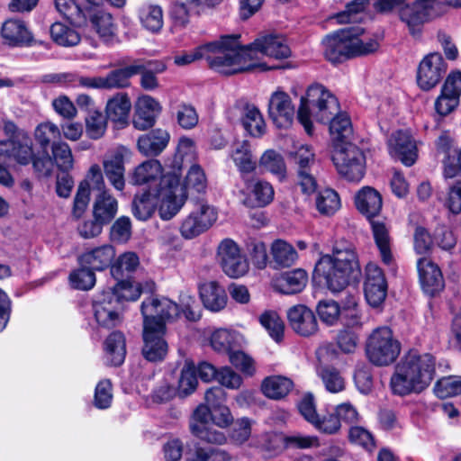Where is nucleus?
Masks as SVG:
<instances>
[{"instance_id": "obj_1", "label": "nucleus", "mask_w": 461, "mask_h": 461, "mask_svg": "<svg viewBox=\"0 0 461 461\" xmlns=\"http://www.w3.org/2000/svg\"><path fill=\"white\" fill-rule=\"evenodd\" d=\"M185 203V194L179 187V176L168 173L155 186L134 196L132 214L140 221L149 220L158 209L164 221L171 220Z\"/></svg>"}, {"instance_id": "obj_2", "label": "nucleus", "mask_w": 461, "mask_h": 461, "mask_svg": "<svg viewBox=\"0 0 461 461\" xmlns=\"http://www.w3.org/2000/svg\"><path fill=\"white\" fill-rule=\"evenodd\" d=\"M360 271L354 246L348 241L334 244L331 254L323 255L316 263L313 280L323 284L332 293H339L350 278Z\"/></svg>"}, {"instance_id": "obj_3", "label": "nucleus", "mask_w": 461, "mask_h": 461, "mask_svg": "<svg viewBox=\"0 0 461 461\" xmlns=\"http://www.w3.org/2000/svg\"><path fill=\"white\" fill-rule=\"evenodd\" d=\"M435 365L432 355L409 351L396 365L391 377L390 384L393 393L406 395L427 388L434 378Z\"/></svg>"}, {"instance_id": "obj_4", "label": "nucleus", "mask_w": 461, "mask_h": 461, "mask_svg": "<svg viewBox=\"0 0 461 461\" xmlns=\"http://www.w3.org/2000/svg\"><path fill=\"white\" fill-rule=\"evenodd\" d=\"M203 59L215 71L232 75L252 68L250 52L240 43V35H222L218 40L202 45Z\"/></svg>"}, {"instance_id": "obj_5", "label": "nucleus", "mask_w": 461, "mask_h": 461, "mask_svg": "<svg viewBox=\"0 0 461 461\" xmlns=\"http://www.w3.org/2000/svg\"><path fill=\"white\" fill-rule=\"evenodd\" d=\"M363 33V28L356 26L328 35L322 41L325 58L332 63H340L348 59L375 51L378 42L372 38H361Z\"/></svg>"}, {"instance_id": "obj_6", "label": "nucleus", "mask_w": 461, "mask_h": 461, "mask_svg": "<svg viewBox=\"0 0 461 461\" xmlns=\"http://www.w3.org/2000/svg\"><path fill=\"white\" fill-rule=\"evenodd\" d=\"M339 110L336 97L323 86L312 84L306 91L305 96L301 98V105L297 118L303 126L307 134H312V123L311 118L325 122Z\"/></svg>"}, {"instance_id": "obj_7", "label": "nucleus", "mask_w": 461, "mask_h": 461, "mask_svg": "<svg viewBox=\"0 0 461 461\" xmlns=\"http://www.w3.org/2000/svg\"><path fill=\"white\" fill-rule=\"evenodd\" d=\"M401 343L387 326L373 330L366 341V352L368 360L377 366L393 364L401 353Z\"/></svg>"}, {"instance_id": "obj_8", "label": "nucleus", "mask_w": 461, "mask_h": 461, "mask_svg": "<svg viewBox=\"0 0 461 461\" xmlns=\"http://www.w3.org/2000/svg\"><path fill=\"white\" fill-rule=\"evenodd\" d=\"M332 161L338 173L351 182L360 181L366 171V157L353 143H339L333 149Z\"/></svg>"}, {"instance_id": "obj_9", "label": "nucleus", "mask_w": 461, "mask_h": 461, "mask_svg": "<svg viewBox=\"0 0 461 461\" xmlns=\"http://www.w3.org/2000/svg\"><path fill=\"white\" fill-rule=\"evenodd\" d=\"M290 158L296 165V184L304 194H313L318 183L313 174L316 166V157L312 147L300 145L294 151H290Z\"/></svg>"}, {"instance_id": "obj_10", "label": "nucleus", "mask_w": 461, "mask_h": 461, "mask_svg": "<svg viewBox=\"0 0 461 461\" xmlns=\"http://www.w3.org/2000/svg\"><path fill=\"white\" fill-rule=\"evenodd\" d=\"M441 5L439 0H415L401 7L400 19L408 26L411 33L415 35L420 32L424 23L442 14Z\"/></svg>"}, {"instance_id": "obj_11", "label": "nucleus", "mask_w": 461, "mask_h": 461, "mask_svg": "<svg viewBox=\"0 0 461 461\" xmlns=\"http://www.w3.org/2000/svg\"><path fill=\"white\" fill-rule=\"evenodd\" d=\"M247 50L251 54L249 61L252 68L258 66V54L275 59H285L291 56L286 39L278 33L260 34L252 43L247 45Z\"/></svg>"}, {"instance_id": "obj_12", "label": "nucleus", "mask_w": 461, "mask_h": 461, "mask_svg": "<svg viewBox=\"0 0 461 461\" xmlns=\"http://www.w3.org/2000/svg\"><path fill=\"white\" fill-rule=\"evenodd\" d=\"M217 218L218 212L213 206L203 201L197 202L182 221L180 233L185 239L195 238L209 230Z\"/></svg>"}, {"instance_id": "obj_13", "label": "nucleus", "mask_w": 461, "mask_h": 461, "mask_svg": "<svg viewBox=\"0 0 461 461\" xmlns=\"http://www.w3.org/2000/svg\"><path fill=\"white\" fill-rule=\"evenodd\" d=\"M143 326L148 322L151 326L166 327L167 321L176 319L180 314V307L173 301L163 296H150L141 303Z\"/></svg>"}, {"instance_id": "obj_14", "label": "nucleus", "mask_w": 461, "mask_h": 461, "mask_svg": "<svg viewBox=\"0 0 461 461\" xmlns=\"http://www.w3.org/2000/svg\"><path fill=\"white\" fill-rule=\"evenodd\" d=\"M217 258L222 271L231 278L243 276L249 268L246 257L231 239L222 240L217 248Z\"/></svg>"}, {"instance_id": "obj_15", "label": "nucleus", "mask_w": 461, "mask_h": 461, "mask_svg": "<svg viewBox=\"0 0 461 461\" xmlns=\"http://www.w3.org/2000/svg\"><path fill=\"white\" fill-rule=\"evenodd\" d=\"M94 317L99 327L113 329L122 322V314L113 293L102 292L93 302Z\"/></svg>"}, {"instance_id": "obj_16", "label": "nucleus", "mask_w": 461, "mask_h": 461, "mask_svg": "<svg viewBox=\"0 0 461 461\" xmlns=\"http://www.w3.org/2000/svg\"><path fill=\"white\" fill-rule=\"evenodd\" d=\"M152 60H135L131 65L110 71L104 77H96L99 90H112L125 88L130 86V78L135 75L142 74L145 69L152 68Z\"/></svg>"}, {"instance_id": "obj_17", "label": "nucleus", "mask_w": 461, "mask_h": 461, "mask_svg": "<svg viewBox=\"0 0 461 461\" xmlns=\"http://www.w3.org/2000/svg\"><path fill=\"white\" fill-rule=\"evenodd\" d=\"M447 65L441 54L429 53L420 62L417 72V83L425 91L434 88L446 73Z\"/></svg>"}, {"instance_id": "obj_18", "label": "nucleus", "mask_w": 461, "mask_h": 461, "mask_svg": "<svg viewBox=\"0 0 461 461\" xmlns=\"http://www.w3.org/2000/svg\"><path fill=\"white\" fill-rule=\"evenodd\" d=\"M33 154L32 141L26 134L0 141V161L28 165L32 160Z\"/></svg>"}, {"instance_id": "obj_19", "label": "nucleus", "mask_w": 461, "mask_h": 461, "mask_svg": "<svg viewBox=\"0 0 461 461\" xmlns=\"http://www.w3.org/2000/svg\"><path fill=\"white\" fill-rule=\"evenodd\" d=\"M166 327L161 325L151 326L148 322L143 326L142 355L149 362L162 361L167 356L168 346L164 339Z\"/></svg>"}, {"instance_id": "obj_20", "label": "nucleus", "mask_w": 461, "mask_h": 461, "mask_svg": "<svg viewBox=\"0 0 461 461\" xmlns=\"http://www.w3.org/2000/svg\"><path fill=\"white\" fill-rule=\"evenodd\" d=\"M364 292L367 303L373 307L379 306L386 297L387 282L383 270L375 263L366 267Z\"/></svg>"}, {"instance_id": "obj_21", "label": "nucleus", "mask_w": 461, "mask_h": 461, "mask_svg": "<svg viewBox=\"0 0 461 461\" xmlns=\"http://www.w3.org/2000/svg\"><path fill=\"white\" fill-rule=\"evenodd\" d=\"M390 155L407 167L412 166L418 157L415 140L410 132L398 131L393 133L387 141Z\"/></svg>"}, {"instance_id": "obj_22", "label": "nucleus", "mask_w": 461, "mask_h": 461, "mask_svg": "<svg viewBox=\"0 0 461 461\" xmlns=\"http://www.w3.org/2000/svg\"><path fill=\"white\" fill-rule=\"evenodd\" d=\"M268 114L278 128H288L294 117V107L291 97L284 91L274 92L268 102Z\"/></svg>"}, {"instance_id": "obj_23", "label": "nucleus", "mask_w": 461, "mask_h": 461, "mask_svg": "<svg viewBox=\"0 0 461 461\" xmlns=\"http://www.w3.org/2000/svg\"><path fill=\"white\" fill-rule=\"evenodd\" d=\"M287 319L292 330L302 337H310L318 331V321L313 312L303 304L291 307Z\"/></svg>"}, {"instance_id": "obj_24", "label": "nucleus", "mask_w": 461, "mask_h": 461, "mask_svg": "<svg viewBox=\"0 0 461 461\" xmlns=\"http://www.w3.org/2000/svg\"><path fill=\"white\" fill-rule=\"evenodd\" d=\"M161 111L162 106L158 100L150 95L140 96L136 103L133 126L139 131L153 127Z\"/></svg>"}, {"instance_id": "obj_25", "label": "nucleus", "mask_w": 461, "mask_h": 461, "mask_svg": "<svg viewBox=\"0 0 461 461\" xmlns=\"http://www.w3.org/2000/svg\"><path fill=\"white\" fill-rule=\"evenodd\" d=\"M168 173H176V170L164 173L163 167L158 159H148L133 169L130 175V180L135 185H149V187L155 186Z\"/></svg>"}, {"instance_id": "obj_26", "label": "nucleus", "mask_w": 461, "mask_h": 461, "mask_svg": "<svg viewBox=\"0 0 461 461\" xmlns=\"http://www.w3.org/2000/svg\"><path fill=\"white\" fill-rule=\"evenodd\" d=\"M246 198L244 203L249 207H264L274 199V188L270 183L256 178H244Z\"/></svg>"}, {"instance_id": "obj_27", "label": "nucleus", "mask_w": 461, "mask_h": 461, "mask_svg": "<svg viewBox=\"0 0 461 461\" xmlns=\"http://www.w3.org/2000/svg\"><path fill=\"white\" fill-rule=\"evenodd\" d=\"M41 80L53 86L98 89L96 77H84L74 72L48 73Z\"/></svg>"}, {"instance_id": "obj_28", "label": "nucleus", "mask_w": 461, "mask_h": 461, "mask_svg": "<svg viewBox=\"0 0 461 461\" xmlns=\"http://www.w3.org/2000/svg\"><path fill=\"white\" fill-rule=\"evenodd\" d=\"M417 268L422 289L426 294L434 295L443 289L444 280L441 271L429 258H420Z\"/></svg>"}, {"instance_id": "obj_29", "label": "nucleus", "mask_w": 461, "mask_h": 461, "mask_svg": "<svg viewBox=\"0 0 461 461\" xmlns=\"http://www.w3.org/2000/svg\"><path fill=\"white\" fill-rule=\"evenodd\" d=\"M131 103L127 94L117 93L108 99L105 105V116L119 128L128 124Z\"/></svg>"}, {"instance_id": "obj_30", "label": "nucleus", "mask_w": 461, "mask_h": 461, "mask_svg": "<svg viewBox=\"0 0 461 461\" xmlns=\"http://www.w3.org/2000/svg\"><path fill=\"white\" fill-rule=\"evenodd\" d=\"M114 257V249L111 245H103L82 253L78 257V263L94 271H103L111 266Z\"/></svg>"}, {"instance_id": "obj_31", "label": "nucleus", "mask_w": 461, "mask_h": 461, "mask_svg": "<svg viewBox=\"0 0 461 461\" xmlns=\"http://www.w3.org/2000/svg\"><path fill=\"white\" fill-rule=\"evenodd\" d=\"M104 175L109 183L118 191L125 186L124 153L122 149L114 150L103 160Z\"/></svg>"}, {"instance_id": "obj_32", "label": "nucleus", "mask_w": 461, "mask_h": 461, "mask_svg": "<svg viewBox=\"0 0 461 461\" xmlns=\"http://www.w3.org/2000/svg\"><path fill=\"white\" fill-rule=\"evenodd\" d=\"M169 140V133L158 128L138 138V149L145 156H158L166 149Z\"/></svg>"}, {"instance_id": "obj_33", "label": "nucleus", "mask_w": 461, "mask_h": 461, "mask_svg": "<svg viewBox=\"0 0 461 461\" xmlns=\"http://www.w3.org/2000/svg\"><path fill=\"white\" fill-rule=\"evenodd\" d=\"M1 34L5 41L11 46L27 45L33 40L26 23L19 19L6 20L2 25Z\"/></svg>"}, {"instance_id": "obj_34", "label": "nucleus", "mask_w": 461, "mask_h": 461, "mask_svg": "<svg viewBox=\"0 0 461 461\" xmlns=\"http://www.w3.org/2000/svg\"><path fill=\"white\" fill-rule=\"evenodd\" d=\"M138 18L141 26L151 33H158L163 28V9L154 2L142 3L138 8Z\"/></svg>"}, {"instance_id": "obj_35", "label": "nucleus", "mask_w": 461, "mask_h": 461, "mask_svg": "<svg viewBox=\"0 0 461 461\" xmlns=\"http://www.w3.org/2000/svg\"><path fill=\"white\" fill-rule=\"evenodd\" d=\"M357 209L366 218L376 216L382 209V196L374 188L365 186L355 196Z\"/></svg>"}, {"instance_id": "obj_36", "label": "nucleus", "mask_w": 461, "mask_h": 461, "mask_svg": "<svg viewBox=\"0 0 461 461\" xmlns=\"http://www.w3.org/2000/svg\"><path fill=\"white\" fill-rule=\"evenodd\" d=\"M230 158L242 176L252 173L257 168V159L253 155L250 144L247 140L237 142L230 151Z\"/></svg>"}, {"instance_id": "obj_37", "label": "nucleus", "mask_w": 461, "mask_h": 461, "mask_svg": "<svg viewBox=\"0 0 461 461\" xmlns=\"http://www.w3.org/2000/svg\"><path fill=\"white\" fill-rule=\"evenodd\" d=\"M200 297L204 307L212 312H219L227 304V294L217 282L203 284L200 288Z\"/></svg>"}, {"instance_id": "obj_38", "label": "nucleus", "mask_w": 461, "mask_h": 461, "mask_svg": "<svg viewBox=\"0 0 461 461\" xmlns=\"http://www.w3.org/2000/svg\"><path fill=\"white\" fill-rule=\"evenodd\" d=\"M308 281L307 273L301 269L286 272L275 281L276 287L283 294H293L300 293Z\"/></svg>"}, {"instance_id": "obj_39", "label": "nucleus", "mask_w": 461, "mask_h": 461, "mask_svg": "<svg viewBox=\"0 0 461 461\" xmlns=\"http://www.w3.org/2000/svg\"><path fill=\"white\" fill-rule=\"evenodd\" d=\"M117 211L118 202L108 191H103L96 196L93 213L97 221L107 224L115 217Z\"/></svg>"}, {"instance_id": "obj_40", "label": "nucleus", "mask_w": 461, "mask_h": 461, "mask_svg": "<svg viewBox=\"0 0 461 461\" xmlns=\"http://www.w3.org/2000/svg\"><path fill=\"white\" fill-rule=\"evenodd\" d=\"M104 351L106 359L111 365H122L126 356L124 335L121 331L112 332L104 341Z\"/></svg>"}, {"instance_id": "obj_41", "label": "nucleus", "mask_w": 461, "mask_h": 461, "mask_svg": "<svg viewBox=\"0 0 461 461\" xmlns=\"http://www.w3.org/2000/svg\"><path fill=\"white\" fill-rule=\"evenodd\" d=\"M261 170L269 172L280 181L286 177V164L284 157L275 149L266 150L258 160Z\"/></svg>"}, {"instance_id": "obj_42", "label": "nucleus", "mask_w": 461, "mask_h": 461, "mask_svg": "<svg viewBox=\"0 0 461 461\" xmlns=\"http://www.w3.org/2000/svg\"><path fill=\"white\" fill-rule=\"evenodd\" d=\"M374 239L379 249L383 262L388 266L393 264V258L391 251V240L388 228L379 221H371Z\"/></svg>"}, {"instance_id": "obj_43", "label": "nucleus", "mask_w": 461, "mask_h": 461, "mask_svg": "<svg viewBox=\"0 0 461 461\" xmlns=\"http://www.w3.org/2000/svg\"><path fill=\"white\" fill-rule=\"evenodd\" d=\"M241 122L245 130L253 137H260L266 131V123L259 110L247 104L242 112Z\"/></svg>"}, {"instance_id": "obj_44", "label": "nucleus", "mask_w": 461, "mask_h": 461, "mask_svg": "<svg viewBox=\"0 0 461 461\" xmlns=\"http://www.w3.org/2000/svg\"><path fill=\"white\" fill-rule=\"evenodd\" d=\"M293 387V382L285 376L273 375L264 379L261 390L270 398L278 400L286 396Z\"/></svg>"}, {"instance_id": "obj_45", "label": "nucleus", "mask_w": 461, "mask_h": 461, "mask_svg": "<svg viewBox=\"0 0 461 461\" xmlns=\"http://www.w3.org/2000/svg\"><path fill=\"white\" fill-rule=\"evenodd\" d=\"M271 255L273 262L277 267H289L298 258L295 249L283 240H277L272 243Z\"/></svg>"}, {"instance_id": "obj_46", "label": "nucleus", "mask_w": 461, "mask_h": 461, "mask_svg": "<svg viewBox=\"0 0 461 461\" xmlns=\"http://www.w3.org/2000/svg\"><path fill=\"white\" fill-rule=\"evenodd\" d=\"M90 20L96 32L104 41L113 39L117 27L111 14L104 10H97L92 14Z\"/></svg>"}, {"instance_id": "obj_47", "label": "nucleus", "mask_w": 461, "mask_h": 461, "mask_svg": "<svg viewBox=\"0 0 461 461\" xmlns=\"http://www.w3.org/2000/svg\"><path fill=\"white\" fill-rule=\"evenodd\" d=\"M330 132L334 148L339 143H350L348 140L352 135L353 130L349 117L345 113L335 116L330 121Z\"/></svg>"}, {"instance_id": "obj_48", "label": "nucleus", "mask_w": 461, "mask_h": 461, "mask_svg": "<svg viewBox=\"0 0 461 461\" xmlns=\"http://www.w3.org/2000/svg\"><path fill=\"white\" fill-rule=\"evenodd\" d=\"M176 174L181 176L180 172L176 170ZM179 187L185 194V199L187 198V192L194 190L197 193H203L207 187V179L203 168L198 165H193L189 168L184 182V185L179 184Z\"/></svg>"}, {"instance_id": "obj_49", "label": "nucleus", "mask_w": 461, "mask_h": 461, "mask_svg": "<svg viewBox=\"0 0 461 461\" xmlns=\"http://www.w3.org/2000/svg\"><path fill=\"white\" fill-rule=\"evenodd\" d=\"M52 159L58 168L63 172H69L74 167V158L69 145L61 140L51 144Z\"/></svg>"}, {"instance_id": "obj_50", "label": "nucleus", "mask_w": 461, "mask_h": 461, "mask_svg": "<svg viewBox=\"0 0 461 461\" xmlns=\"http://www.w3.org/2000/svg\"><path fill=\"white\" fill-rule=\"evenodd\" d=\"M86 135L92 140L101 139L108 126V118L102 112L90 111L85 119Z\"/></svg>"}, {"instance_id": "obj_51", "label": "nucleus", "mask_w": 461, "mask_h": 461, "mask_svg": "<svg viewBox=\"0 0 461 461\" xmlns=\"http://www.w3.org/2000/svg\"><path fill=\"white\" fill-rule=\"evenodd\" d=\"M259 322L276 342L279 343L283 340L285 323L276 312L267 311L263 312L259 317Z\"/></svg>"}, {"instance_id": "obj_52", "label": "nucleus", "mask_w": 461, "mask_h": 461, "mask_svg": "<svg viewBox=\"0 0 461 461\" xmlns=\"http://www.w3.org/2000/svg\"><path fill=\"white\" fill-rule=\"evenodd\" d=\"M140 265V259L134 252L122 254L116 263L112 266L111 273L116 279L122 278L131 274Z\"/></svg>"}, {"instance_id": "obj_53", "label": "nucleus", "mask_w": 461, "mask_h": 461, "mask_svg": "<svg viewBox=\"0 0 461 461\" xmlns=\"http://www.w3.org/2000/svg\"><path fill=\"white\" fill-rule=\"evenodd\" d=\"M52 40L62 46H75L80 41L78 32L61 23H55L50 27Z\"/></svg>"}, {"instance_id": "obj_54", "label": "nucleus", "mask_w": 461, "mask_h": 461, "mask_svg": "<svg viewBox=\"0 0 461 461\" xmlns=\"http://www.w3.org/2000/svg\"><path fill=\"white\" fill-rule=\"evenodd\" d=\"M104 292L113 293L117 303L123 301H136L141 294V288L139 284H133L128 280L119 281L113 288Z\"/></svg>"}, {"instance_id": "obj_55", "label": "nucleus", "mask_w": 461, "mask_h": 461, "mask_svg": "<svg viewBox=\"0 0 461 461\" xmlns=\"http://www.w3.org/2000/svg\"><path fill=\"white\" fill-rule=\"evenodd\" d=\"M198 381L196 377V368L192 362H185L181 370L178 381L177 392L181 397H185L196 389Z\"/></svg>"}, {"instance_id": "obj_56", "label": "nucleus", "mask_w": 461, "mask_h": 461, "mask_svg": "<svg viewBox=\"0 0 461 461\" xmlns=\"http://www.w3.org/2000/svg\"><path fill=\"white\" fill-rule=\"evenodd\" d=\"M68 280L73 288L83 291L92 289L96 281L95 271L82 266L69 274Z\"/></svg>"}, {"instance_id": "obj_57", "label": "nucleus", "mask_w": 461, "mask_h": 461, "mask_svg": "<svg viewBox=\"0 0 461 461\" xmlns=\"http://www.w3.org/2000/svg\"><path fill=\"white\" fill-rule=\"evenodd\" d=\"M340 207L339 194L332 189H325L319 193L316 198V208L324 215L335 213Z\"/></svg>"}, {"instance_id": "obj_58", "label": "nucleus", "mask_w": 461, "mask_h": 461, "mask_svg": "<svg viewBox=\"0 0 461 461\" xmlns=\"http://www.w3.org/2000/svg\"><path fill=\"white\" fill-rule=\"evenodd\" d=\"M61 132L58 125L50 122L40 123L34 131V138L42 149H46L50 140L60 139Z\"/></svg>"}, {"instance_id": "obj_59", "label": "nucleus", "mask_w": 461, "mask_h": 461, "mask_svg": "<svg viewBox=\"0 0 461 461\" xmlns=\"http://www.w3.org/2000/svg\"><path fill=\"white\" fill-rule=\"evenodd\" d=\"M176 118L178 125L185 130L194 129L199 122L195 108L186 103H180L176 107Z\"/></svg>"}, {"instance_id": "obj_60", "label": "nucleus", "mask_w": 461, "mask_h": 461, "mask_svg": "<svg viewBox=\"0 0 461 461\" xmlns=\"http://www.w3.org/2000/svg\"><path fill=\"white\" fill-rule=\"evenodd\" d=\"M348 438L352 444L362 447L367 451H372L375 447L372 433L365 427L352 425L348 429Z\"/></svg>"}, {"instance_id": "obj_61", "label": "nucleus", "mask_w": 461, "mask_h": 461, "mask_svg": "<svg viewBox=\"0 0 461 461\" xmlns=\"http://www.w3.org/2000/svg\"><path fill=\"white\" fill-rule=\"evenodd\" d=\"M439 398H447L461 394V376H447L439 379L434 386Z\"/></svg>"}, {"instance_id": "obj_62", "label": "nucleus", "mask_w": 461, "mask_h": 461, "mask_svg": "<svg viewBox=\"0 0 461 461\" xmlns=\"http://www.w3.org/2000/svg\"><path fill=\"white\" fill-rule=\"evenodd\" d=\"M284 445L286 448L307 449L320 447V441L316 436L295 432L285 436Z\"/></svg>"}, {"instance_id": "obj_63", "label": "nucleus", "mask_w": 461, "mask_h": 461, "mask_svg": "<svg viewBox=\"0 0 461 461\" xmlns=\"http://www.w3.org/2000/svg\"><path fill=\"white\" fill-rule=\"evenodd\" d=\"M320 376L328 392L338 393L345 389V380L335 368H322L320 371Z\"/></svg>"}, {"instance_id": "obj_64", "label": "nucleus", "mask_w": 461, "mask_h": 461, "mask_svg": "<svg viewBox=\"0 0 461 461\" xmlns=\"http://www.w3.org/2000/svg\"><path fill=\"white\" fill-rule=\"evenodd\" d=\"M234 342V333L226 329L214 330L210 337V344L219 353H230Z\"/></svg>"}]
</instances>
